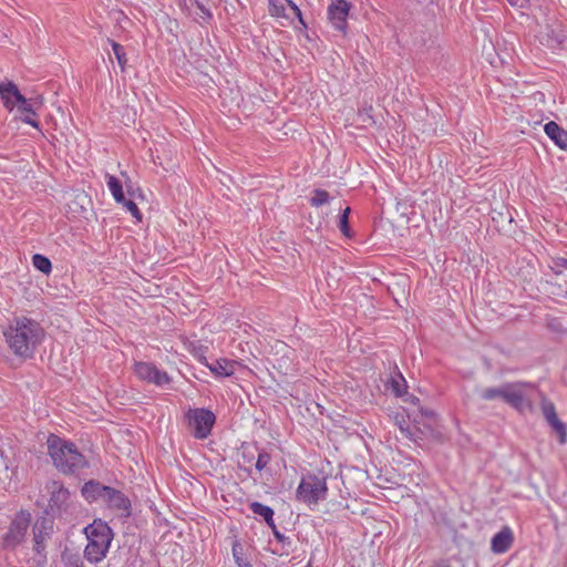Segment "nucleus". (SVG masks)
Returning <instances> with one entry per match:
<instances>
[{
    "label": "nucleus",
    "instance_id": "5",
    "mask_svg": "<svg viewBox=\"0 0 567 567\" xmlns=\"http://www.w3.org/2000/svg\"><path fill=\"white\" fill-rule=\"evenodd\" d=\"M328 495L326 477L316 474L302 476L297 489V501L307 504L309 507L317 506L319 502L324 501Z\"/></svg>",
    "mask_w": 567,
    "mask_h": 567
},
{
    "label": "nucleus",
    "instance_id": "21",
    "mask_svg": "<svg viewBox=\"0 0 567 567\" xmlns=\"http://www.w3.org/2000/svg\"><path fill=\"white\" fill-rule=\"evenodd\" d=\"M105 182L107 188L116 203L124 202V192L121 181L109 173L105 174Z\"/></svg>",
    "mask_w": 567,
    "mask_h": 567
},
{
    "label": "nucleus",
    "instance_id": "25",
    "mask_svg": "<svg viewBox=\"0 0 567 567\" xmlns=\"http://www.w3.org/2000/svg\"><path fill=\"white\" fill-rule=\"evenodd\" d=\"M350 213H351V208L346 207L339 216V224H338V227H339L341 234L347 238H351L353 235L351 231L350 225H349Z\"/></svg>",
    "mask_w": 567,
    "mask_h": 567
},
{
    "label": "nucleus",
    "instance_id": "30",
    "mask_svg": "<svg viewBox=\"0 0 567 567\" xmlns=\"http://www.w3.org/2000/svg\"><path fill=\"white\" fill-rule=\"evenodd\" d=\"M270 460H271V456L268 452H266V451L259 452L256 464H255L256 470L261 472L269 464Z\"/></svg>",
    "mask_w": 567,
    "mask_h": 567
},
{
    "label": "nucleus",
    "instance_id": "10",
    "mask_svg": "<svg viewBox=\"0 0 567 567\" xmlns=\"http://www.w3.org/2000/svg\"><path fill=\"white\" fill-rule=\"evenodd\" d=\"M268 4L271 17L292 21L293 16L306 27L301 10L292 0H268Z\"/></svg>",
    "mask_w": 567,
    "mask_h": 567
},
{
    "label": "nucleus",
    "instance_id": "20",
    "mask_svg": "<svg viewBox=\"0 0 567 567\" xmlns=\"http://www.w3.org/2000/svg\"><path fill=\"white\" fill-rule=\"evenodd\" d=\"M545 44L551 50L567 48V31L561 28H551L546 33Z\"/></svg>",
    "mask_w": 567,
    "mask_h": 567
},
{
    "label": "nucleus",
    "instance_id": "12",
    "mask_svg": "<svg viewBox=\"0 0 567 567\" xmlns=\"http://www.w3.org/2000/svg\"><path fill=\"white\" fill-rule=\"evenodd\" d=\"M350 4L346 0H336L328 8V17L334 29L344 31Z\"/></svg>",
    "mask_w": 567,
    "mask_h": 567
},
{
    "label": "nucleus",
    "instance_id": "3",
    "mask_svg": "<svg viewBox=\"0 0 567 567\" xmlns=\"http://www.w3.org/2000/svg\"><path fill=\"white\" fill-rule=\"evenodd\" d=\"M87 544L84 548V557L87 561L96 564L102 561L111 547L114 534L109 524L101 518L94 519L84 527Z\"/></svg>",
    "mask_w": 567,
    "mask_h": 567
},
{
    "label": "nucleus",
    "instance_id": "24",
    "mask_svg": "<svg viewBox=\"0 0 567 567\" xmlns=\"http://www.w3.org/2000/svg\"><path fill=\"white\" fill-rule=\"evenodd\" d=\"M32 265L37 270L44 275H49L52 270L51 260L41 254H34L32 256Z\"/></svg>",
    "mask_w": 567,
    "mask_h": 567
},
{
    "label": "nucleus",
    "instance_id": "38",
    "mask_svg": "<svg viewBox=\"0 0 567 567\" xmlns=\"http://www.w3.org/2000/svg\"><path fill=\"white\" fill-rule=\"evenodd\" d=\"M270 522H271V523H270V524H267V525L271 528L272 534H274V535H276V532H279V530H278V528H277V526H276V523H275L274 517L271 518V520H270Z\"/></svg>",
    "mask_w": 567,
    "mask_h": 567
},
{
    "label": "nucleus",
    "instance_id": "37",
    "mask_svg": "<svg viewBox=\"0 0 567 567\" xmlns=\"http://www.w3.org/2000/svg\"><path fill=\"white\" fill-rule=\"evenodd\" d=\"M270 522H271V523H270V524H267V525L271 528L272 534H274V535H276V532H279V530H278V528H277V526H276V523H275L274 517L271 518V520H270Z\"/></svg>",
    "mask_w": 567,
    "mask_h": 567
},
{
    "label": "nucleus",
    "instance_id": "15",
    "mask_svg": "<svg viewBox=\"0 0 567 567\" xmlns=\"http://www.w3.org/2000/svg\"><path fill=\"white\" fill-rule=\"evenodd\" d=\"M104 503L109 508L118 511L125 516L131 514V501L123 492L118 489L110 487V493H106Z\"/></svg>",
    "mask_w": 567,
    "mask_h": 567
},
{
    "label": "nucleus",
    "instance_id": "26",
    "mask_svg": "<svg viewBox=\"0 0 567 567\" xmlns=\"http://www.w3.org/2000/svg\"><path fill=\"white\" fill-rule=\"evenodd\" d=\"M330 200L331 197L327 190L317 188L312 192V196L309 202L311 206L320 207L329 204Z\"/></svg>",
    "mask_w": 567,
    "mask_h": 567
},
{
    "label": "nucleus",
    "instance_id": "22",
    "mask_svg": "<svg viewBox=\"0 0 567 567\" xmlns=\"http://www.w3.org/2000/svg\"><path fill=\"white\" fill-rule=\"evenodd\" d=\"M388 390H390L395 396H402L406 393L408 383L404 377L398 372L395 375H392L386 384Z\"/></svg>",
    "mask_w": 567,
    "mask_h": 567
},
{
    "label": "nucleus",
    "instance_id": "9",
    "mask_svg": "<svg viewBox=\"0 0 567 567\" xmlns=\"http://www.w3.org/2000/svg\"><path fill=\"white\" fill-rule=\"evenodd\" d=\"M135 375L144 382L163 388L171 383L172 378L167 372L159 370L154 363L140 361L133 367Z\"/></svg>",
    "mask_w": 567,
    "mask_h": 567
},
{
    "label": "nucleus",
    "instance_id": "23",
    "mask_svg": "<svg viewBox=\"0 0 567 567\" xmlns=\"http://www.w3.org/2000/svg\"><path fill=\"white\" fill-rule=\"evenodd\" d=\"M249 508L255 515L262 517L267 524L271 523L270 520L274 517L275 512L270 506L259 502H252L250 503Z\"/></svg>",
    "mask_w": 567,
    "mask_h": 567
},
{
    "label": "nucleus",
    "instance_id": "17",
    "mask_svg": "<svg viewBox=\"0 0 567 567\" xmlns=\"http://www.w3.org/2000/svg\"><path fill=\"white\" fill-rule=\"evenodd\" d=\"M542 410L546 421L559 434L560 443L564 444L567 436L566 426L558 419L555 405L551 402L544 400L542 403Z\"/></svg>",
    "mask_w": 567,
    "mask_h": 567
},
{
    "label": "nucleus",
    "instance_id": "32",
    "mask_svg": "<svg viewBox=\"0 0 567 567\" xmlns=\"http://www.w3.org/2000/svg\"><path fill=\"white\" fill-rule=\"evenodd\" d=\"M16 107L18 109V111L24 115H28V114H32V115H35V111L33 110V106L32 104L30 103L29 100H27L24 97V101L23 102H19Z\"/></svg>",
    "mask_w": 567,
    "mask_h": 567
},
{
    "label": "nucleus",
    "instance_id": "27",
    "mask_svg": "<svg viewBox=\"0 0 567 567\" xmlns=\"http://www.w3.org/2000/svg\"><path fill=\"white\" fill-rule=\"evenodd\" d=\"M111 47H112L113 53L117 60V63L121 66V70L124 71L126 62H127L124 47L115 41H111Z\"/></svg>",
    "mask_w": 567,
    "mask_h": 567
},
{
    "label": "nucleus",
    "instance_id": "34",
    "mask_svg": "<svg viewBox=\"0 0 567 567\" xmlns=\"http://www.w3.org/2000/svg\"><path fill=\"white\" fill-rule=\"evenodd\" d=\"M274 537L278 543L282 544L284 546L291 545L290 538L285 536L281 532H276V535H274Z\"/></svg>",
    "mask_w": 567,
    "mask_h": 567
},
{
    "label": "nucleus",
    "instance_id": "29",
    "mask_svg": "<svg viewBox=\"0 0 567 567\" xmlns=\"http://www.w3.org/2000/svg\"><path fill=\"white\" fill-rule=\"evenodd\" d=\"M128 213H131V215L137 220V221H141L142 220V213L141 210L138 209L137 205L133 202V200H130V199H126L124 197V202H121L120 203Z\"/></svg>",
    "mask_w": 567,
    "mask_h": 567
},
{
    "label": "nucleus",
    "instance_id": "4",
    "mask_svg": "<svg viewBox=\"0 0 567 567\" xmlns=\"http://www.w3.org/2000/svg\"><path fill=\"white\" fill-rule=\"evenodd\" d=\"M532 386L526 382H506L499 386L486 388L481 398L485 401L502 400L515 410L522 412L529 406L526 389Z\"/></svg>",
    "mask_w": 567,
    "mask_h": 567
},
{
    "label": "nucleus",
    "instance_id": "14",
    "mask_svg": "<svg viewBox=\"0 0 567 567\" xmlns=\"http://www.w3.org/2000/svg\"><path fill=\"white\" fill-rule=\"evenodd\" d=\"M216 378H228L234 375L238 362L226 358H220L214 362H208L206 358L200 360Z\"/></svg>",
    "mask_w": 567,
    "mask_h": 567
},
{
    "label": "nucleus",
    "instance_id": "36",
    "mask_svg": "<svg viewBox=\"0 0 567 567\" xmlns=\"http://www.w3.org/2000/svg\"><path fill=\"white\" fill-rule=\"evenodd\" d=\"M234 558L236 559L239 567H247V564H244L240 557L237 555L236 549H233Z\"/></svg>",
    "mask_w": 567,
    "mask_h": 567
},
{
    "label": "nucleus",
    "instance_id": "13",
    "mask_svg": "<svg viewBox=\"0 0 567 567\" xmlns=\"http://www.w3.org/2000/svg\"><path fill=\"white\" fill-rule=\"evenodd\" d=\"M0 99L7 110L13 111L19 102L24 101V96L19 91L18 86L11 82L6 81L0 83Z\"/></svg>",
    "mask_w": 567,
    "mask_h": 567
},
{
    "label": "nucleus",
    "instance_id": "35",
    "mask_svg": "<svg viewBox=\"0 0 567 567\" xmlns=\"http://www.w3.org/2000/svg\"><path fill=\"white\" fill-rule=\"evenodd\" d=\"M529 0H507L508 4L513 8H525Z\"/></svg>",
    "mask_w": 567,
    "mask_h": 567
},
{
    "label": "nucleus",
    "instance_id": "11",
    "mask_svg": "<svg viewBox=\"0 0 567 567\" xmlns=\"http://www.w3.org/2000/svg\"><path fill=\"white\" fill-rule=\"evenodd\" d=\"M53 532V520L47 516L39 517L33 525L34 549L41 553L45 542Z\"/></svg>",
    "mask_w": 567,
    "mask_h": 567
},
{
    "label": "nucleus",
    "instance_id": "6",
    "mask_svg": "<svg viewBox=\"0 0 567 567\" xmlns=\"http://www.w3.org/2000/svg\"><path fill=\"white\" fill-rule=\"evenodd\" d=\"M48 494L45 513L52 516H62L73 504L72 493L60 481H50L44 487Z\"/></svg>",
    "mask_w": 567,
    "mask_h": 567
},
{
    "label": "nucleus",
    "instance_id": "31",
    "mask_svg": "<svg viewBox=\"0 0 567 567\" xmlns=\"http://www.w3.org/2000/svg\"><path fill=\"white\" fill-rule=\"evenodd\" d=\"M550 268L556 275H561V274L566 272L567 271V259L566 258L554 259Z\"/></svg>",
    "mask_w": 567,
    "mask_h": 567
},
{
    "label": "nucleus",
    "instance_id": "28",
    "mask_svg": "<svg viewBox=\"0 0 567 567\" xmlns=\"http://www.w3.org/2000/svg\"><path fill=\"white\" fill-rule=\"evenodd\" d=\"M62 567H85L82 559L73 554L62 555Z\"/></svg>",
    "mask_w": 567,
    "mask_h": 567
},
{
    "label": "nucleus",
    "instance_id": "19",
    "mask_svg": "<svg viewBox=\"0 0 567 567\" xmlns=\"http://www.w3.org/2000/svg\"><path fill=\"white\" fill-rule=\"evenodd\" d=\"M546 135L561 150H567V131L561 128L556 122L549 121L545 124Z\"/></svg>",
    "mask_w": 567,
    "mask_h": 567
},
{
    "label": "nucleus",
    "instance_id": "1",
    "mask_svg": "<svg viewBox=\"0 0 567 567\" xmlns=\"http://www.w3.org/2000/svg\"><path fill=\"white\" fill-rule=\"evenodd\" d=\"M2 336L8 350L16 358L27 361L34 358L38 347L45 339V330L35 319L19 316L9 320Z\"/></svg>",
    "mask_w": 567,
    "mask_h": 567
},
{
    "label": "nucleus",
    "instance_id": "18",
    "mask_svg": "<svg viewBox=\"0 0 567 567\" xmlns=\"http://www.w3.org/2000/svg\"><path fill=\"white\" fill-rule=\"evenodd\" d=\"M110 487L111 486H106L97 481L91 480L83 485L81 493L82 496L90 503L95 501L104 502L106 493H110Z\"/></svg>",
    "mask_w": 567,
    "mask_h": 567
},
{
    "label": "nucleus",
    "instance_id": "7",
    "mask_svg": "<svg viewBox=\"0 0 567 567\" xmlns=\"http://www.w3.org/2000/svg\"><path fill=\"white\" fill-rule=\"evenodd\" d=\"M185 417L192 435L197 440L207 439L216 423L214 412L205 408H190L186 412Z\"/></svg>",
    "mask_w": 567,
    "mask_h": 567
},
{
    "label": "nucleus",
    "instance_id": "16",
    "mask_svg": "<svg viewBox=\"0 0 567 567\" xmlns=\"http://www.w3.org/2000/svg\"><path fill=\"white\" fill-rule=\"evenodd\" d=\"M514 543V533L509 526H504L491 540V550L494 554L506 553Z\"/></svg>",
    "mask_w": 567,
    "mask_h": 567
},
{
    "label": "nucleus",
    "instance_id": "8",
    "mask_svg": "<svg viewBox=\"0 0 567 567\" xmlns=\"http://www.w3.org/2000/svg\"><path fill=\"white\" fill-rule=\"evenodd\" d=\"M30 523L31 514L28 511L18 512L3 536V546L6 548H16L20 545L24 540Z\"/></svg>",
    "mask_w": 567,
    "mask_h": 567
},
{
    "label": "nucleus",
    "instance_id": "2",
    "mask_svg": "<svg viewBox=\"0 0 567 567\" xmlns=\"http://www.w3.org/2000/svg\"><path fill=\"white\" fill-rule=\"evenodd\" d=\"M47 447L55 468L65 475L78 474L89 466L86 457L71 441L50 434L47 439Z\"/></svg>",
    "mask_w": 567,
    "mask_h": 567
},
{
    "label": "nucleus",
    "instance_id": "33",
    "mask_svg": "<svg viewBox=\"0 0 567 567\" xmlns=\"http://www.w3.org/2000/svg\"><path fill=\"white\" fill-rule=\"evenodd\" d=\"M33 116L34 115H32V114H28V115L22 116L21 120L23 123L29 124L34 128H39L40 123L37 120H34Z\"/></svg>",
    "mask_w": 567,
    "mask_h": 567
}]
</instances>
